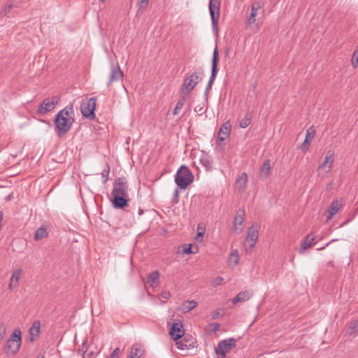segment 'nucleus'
<instances>
[{
  "mask_svg": "<svg viewBox=\"0 0 358 358\" xmlns=\"http://www.w3.org/2000/svg\"><path fill=\"white\" fill-rule=\"evenodd\" d=\"M328 163H329V162H327V161H325V160H324V162H323L322 164H320V165L319 166V169H322V168H324V167L327 165V164H328Z\"/></svg>",
  "mask_w": 358,
  "mask_h": 358,
  "instance_id": "nucleus-55",
  "label": "nucleus"
},
{
  "mask_svg": "<svg viewBox=\"0 0 358 358\" xmlns=\"http://www.w3.org/2000/svg\"><path fill=\"white\" fill-rule=\"evenodd\" d=\"M310 145V141L305 139L301 146L302 150L306 152L308 150Z\"/></svg>",
  "mask_w": 358,
  "mask_h": 358,
  "instance_id": "nucleus-46",
  "label": "nucleus"
},
{
  "mask_svg": "<svg viewBox=\"0 0 358 358\" xmlns=\"http://www.w3.org/2000/svg\"><path fill=\"white\" fill-rule=\"evenodd\" d=\"M12 7H13L12 4H8V5L6 6L4 9L1 13V15H7V13H10Z\"/></svg>",
  "mask_w": 358,
  "mask_h": 358,
  "instance_id": "nucleus-47",
  "label": "nucleus"
},
{
  "mask_svg": "<svg viewBox=\"0 0 358 358\" xmlns=\"http://www.w3.org/2000/svg\"><path fill=\"white\" fill-rule=\"evenodd\" d=\"M252 296V293L248 290L238 293L232 299V303L236 304L238 302L248 301Z\"/></svg>",
  "mask_w": 358,
  "mask_h": 358,
  "instance_id": "nucleus-20",
  "label": "nucleus"
},
{
  "mask_svg": "<svg viewBox=\"0 0 358 358\" xmlns=\"http://www.w3.org/2000/svg\"><path fill=\"white\" fill-rule=\"evenodd\" d=\"M348 329L350 334L358 333V320H357L348 324Z\"/></svg>",
  "mask_w": 358,
  "mask_h": 358,
  "instance_id": "nucleus-35",
  "label": "nucleus"
},
{
  "mask_svg": "<svg viewBox=\"0 0 358 358\" xmlns=\"http://www.w3.org/2000/svg\"><path fill=\"white\" fill-rule=\"evenodd\" d=\"M189 76L193 79V81L196 83V85L202 80V77L196 72H193Z\"/></svg>",
  "mask_w": 358,
  "mask_h": 358,
  "instance_id": "nucleus-40",
  "label": "nucleus"
},
{
  "mask_svg": "<svg viewBox=\"0 0 358 358\" xmlns=\"http://www.w3.org/2000/svg\"><path fill=\"white\" fill-rule=\"evenodd\" d=\"M169 334L174 341L181 338L185 334L182 322L180 320L174 322L169 329Z\"/></svg>",
  "mask_w": 358,
  "mask_h": 358,
  "instance_id": "nucleus-10",
  "label": "nucleus"
},
{
  "mask_svg": "<svg viewBox=\"0 0 358 358\" xmlns=\"http://www.w3.org/2000/svg\"><path fill=\"white\" fill-rule=\"evenodd\" d=\"M124 76V73L121 70L120 66L118 64L111 65V71L109 77V80L107 83V86L111 85L114 82H117L118 80H122Z\"/></svg>",
  "mask_w": 358,
  "mask_h": 358,
  "instance_id": "nucleus-11",
  "label": "nucleus"
},
{
  "mask_svg": "<svg viewBox=\"0 0 358 358\" xmlns=\"http://www.w3.org/2000/svg\"><path fill=\"white\" fill-rule=\"evenodd\" d=\"M334 153L333 151L331 150H329L327 152V155H326V157H325V161H327V162H329V165L328 166V170L326 171L327 173H329L331 169V167H332V164H333V162H334Z\"/></svg>",
  "mask_w": 358,
  "mask_h": 358,
  "instance_id": "nucleus-33",
  "label": "nucleus"
},
{
  "mask_svg": "<svg viewBox=\"0 0 358 358\" xmlns=\"http://www.w3.org/2000/svg\"><path fill=\"white\" fill-rule=\"evenodd\" d=\"M231 125L229 121L222 124L220 128L217 138L220 141H224L230 135Z\"/></svg>",
  "mask_w": 358,
  "mask_h": 358,
  "instance_id": "nucleus-14",
  "label": "nucleus"
},
{
  "mask_svg": "<svg viewBox=\"0 0 358 358\" xmlns=\"http://www.w3.org/2000/svg\"><path fill=\"white\" fill-rule=\"evenodd\" d=\"M8 289H13V282L12 281L10 282L9 285H8Z\"/></svg>",
  "mask_w": 358,
  "mask_h": 358,
  "instance_id": "nucleus-57",
  "label": "nucleus"
},
{
  "mask_svg": "<svg viewBox=\"0 0 358 358\" xmlns=\"http://www.w3.org/2000/svg\"><path fill=\"white\" fill-rule=\"evenodd\" d=\"M248 182V175L246 173H242L236 179V185L240 191H244Z\"/></svg>",
  "mask_w": 358,
  "mask_h": 358,
  "instance_id": "nucleus-21",
  "label": "nucleus"
},
{
  "mask_svg": "<svg viewBox=\"0 0 358 358\" xmlns=\"http://www.w3.org/2000/svg\"><path fill=\"white\" fill-rule=\"evenodd\" d=\"M74 122L73 103H70L59 111L53 120L55 131L57 136L64 137L70 131Z\"/></svg>",
  "mask_w": 358,
  "mask_h": 358,
  "instance_id": "nucleus-1",
  "label": "nucleus"
},
{
  "mask_svg": "<svg viewBox=\"0 0 358 358\" xmlns=\"http://www.w3.org/2000/svg\"><path fill=\"white\" fill-rule=\"evenodd\" d=\"M220 0H210L209 11L212 21L213 30L218 32V22L220 19Z\"/></svg>",
  "mask_w": 358,
  "mask_h": 358,
  "instance_id": "nucleus-5",
  "label": "nucleus"
},
{
  "mask_svg": "<svg viewBox=\"0 0 358 358\" xmlns=\"http://www.w3.org/2000/svg\"><path fill=\"white\" fill-rule=\"evenodd\" d=\"M310 234H308L304 240L301 242V246L299 248V252L303 253L308 248L311 246V243L309 241Z\"/></svg>",
  "mask_w": 358,
  "mask_h": 358,
  "instance_id": "nucleus-32",
  "label": "nucleus"
},
{
  "mask_svg": "<svg viewBox=\"0 0 358 358\" xmlns=\"http://www.w3.org/2000/svg\"><path fill=\"white\" fill-rule=\"evenodd\" d=\"M236 345V340L234 338L224 339L217 343V347L215 348V352L217 355L226 357L227 354Z\"/></svg>",
  "mask_w": 358,
  "mask_h": 358,
  "instance_id": "nucleus-6",
  "label": "nucleus"
},
{
  "mask_svg": "<svg viewBox=\"0 0 358 358\" xmlns=\"http://www.w3.org/2000/svg\"><path fill=\"white\" fill-rule=\"evenodd\" d=\"M149 0H138L136 5L138 6L137 14H142L144 13L148 7Z\"/></svg>",
  "mask_w": 358,
  "mask_h": 358,
  "instance_id": "nucleus-31",
  "label": "nucleus"
},
{
  "mask_svg": "<svg viewBox=\"0 0 358 358\" xmlns=\"http://www.w3.org/2000/svg\"><path fill=\"white\" fill-rule=\"evenodd\" d=\"M252 113L250 112H248L245 117L240 122V127L241 128H246L251 122L252 119Z\"/></svg>",
  "mask_w": 358,
  "mask_h": 358,
  "instance_id": "nucleus-29",
  "label": "nucleus"
},
{
  "mask_svg": "<svg viewBox=\"0 0 358 358\" xmlns=\"http://www.w3.org/2000/svg\"><path fill=\"white\" fill-rule=\"evenodd\" d=\"M312 129L310 127L309 129L307 130L306 135V140H308L309 141H311L315 136V130H313L312 131H310V130Z\"/></svg>",
  "mask_w": 358,
  "mask_h": 358,
  "instance_id": "nucleus-42",
  "label": "nucleus"
},
{
  "mask_svg": "<svg viewBox=\"0 0 358 358\" xmlns=\"http://www.w3.org/2000/svg\"><path fill=\"white\" fill-rule=\"evenodd\" d=\"M87 343H86V341H84L83 343L82 347L79 349L78 352L82 354L83 358H85L84 355L87 352Z\"/></svg>",
  "mask_w": 358,
  "mask_h": 358,
  "instance_id": "nucleus-44",
  "label": "nucleus"
},
{
  "mask_svg": "<svg viewBox=\"0 0 358 358\" xmlns=\"http://www.w3.org/2000/svg\"><path fill=\"white\" fill-rule=\"evenodd\" d=\"M196 86V83L193 81V79L191 78L190 76L184 78L182 87L180 90V92L181 95L183 96V99H185L186 96L189 95Z\"/></svg>",
  "mask_w": 358,
  "mask_h": 358,
  "instance_id": "nucleus-12",
  "label": "nucleus"
},
{
  "mask_svg": "<svg viewBox=\"0 0 358 358\" xmlns=\"http://www.w3.org/2000/svg\"><path fill=\"white\" fill-rule=\"evenodd\" d=\"M47 236L48 231L46 228L41 227L36 230L34 238L35 240L38 241L46 237Z\"/></svg>",
  "mask_w": 358,
  "mask_h": 358,
  "instance_id": "nucleus-30",
  "label": "nucleus"
},
{
  "mask_svg": "<svg viewBox=\"0 0 358 358\" xmlns=\"http://www.w3.org/2000/svg\"><path fill=\"white\" fill-rule=\"evenodd\" d=\"M244 217H245L244 209L239 208L236 211V216L234 217V219L233 228H234V231L236 232L238 231V229L237 227L238 225H241L243 224V222L244 221Z\"/></svg>",
  "mask_w": 358,
  "mask_h": 358,
  "instance_id": "nucleus-15",
  "label": "nucleus"
},
{
  "mask_svg": "<svg viewBox=\"0 0 358 358\" xmlns=\"http://www.w3.org/2000/svg\"><path fill=\"white\" fill-rule=\"evenodd\" d=\"M203 235H204V231L198 232L196 236V237H195L196 241H197L198 242L203 241Z\"/></svg>",
  "mask_w": 358,
  "mask_h": 358,
  "instance_id": "nucleus-49",
  "label": "nucleus"
},
{
  "mask_svg": "<svg viewBox=\"0 0 358 358\" xmlns=\"http://www.w3.org/2000/svg\"><path fill=\"white\" fill-rule=\"evenodd\" d=\"M261 5L259 2H255L252 4L251 8V13L248 18V24L252 25L256 21L258 10L260 9Z\"/></svg>",
  "mask_w": 358,
  "mask_h": 358,
  "instance_id": "nucleus-16",
  "label": "nucleus"
},
{
  "mask_svg": "<svg viewBox=\"0 0 358 358\" xmlns=\"http://www.w3.org/2000/svg\"><path fill=\"white\" fill-rule=\"evenodd\" d=\"M59 99L57 96L48 97L45 99L39 105L38 113L45 114L52 111L58 103Z\"/></svg>",
  "mask_w": 358,
  "mask_h": 358,
  "instance_id": "nucleus-8",
  "label": "nucleus"
},
{
  "mask_svg": "<svg viewBox=\"0 0 358 358\" xmlns=\"http://www.w3.org/2000/svg\"><path fill=\"white\" fill-rule=\"evenodd\" d=\"M159 272L156 270L150 273L147 277L146 283L150 286H153L155 283H159Z\"/></svg>",
  "mask_w": 358,
  "mask_h": 358,
  "instance_id": "nucleus-22",
  "label": "nucleus"
},
{
  "mask_svg": "<svg viewBox=\"0 0 358 358\" xmlns=\"http://www.w3.org/2000/svg\"><path fill=\"white\" fill-rule=\"evenodd\" d=\"M357 320H358V319H357Z\"/></svg>",
  "mask_w": 358,
  "mask_h": 358,
  "instance_id": "nucleus-62",
  "label": "nucleus"
},
{
  "mask_svg": "<svg viewBox=\"0 0 358 358\" xmlns=\"http://www.w3.org/2000/svg\"><path fill=\"white\" fill-rule=\"evenodd\" d=\"M226 357H223V356H221L219 358H225Z\"/></svg>",
  "mask_w": 358,
  "mask_h": 358,
  "instance_id": "nucleus-61",
  "label": "nucleus"
},
{
  "mask_svg": "<svg viewBox=\"0 0 358 358\" xmlns=\"http://www.w3.org/2000/svg\"><path fill=\"white\" fill-rule=\"evenodd\" d=\"M93 354H94V352H93V351H91V352H90L88 353L87 356H88V357H91V356H92V355H93Z\"/></svg>",
  "mask_w": 358,
  "mask_h": 358,
  "instance_id": "nucleus-59",
  "label": "nucleus"
},
{
  "mask_svg": "<svg viewBox=\"0 0 358 358\" xmlns=\"http://www.w3.org/2000/svg\"><path fill=\"white\" fill-rule=\"evenodd\" d=\"M40 329H41V322L39 320H35L31 328L29 329V334H30V340L33 341L35 338L39 337L40 334Z\"/></svg>",
  "mask_w": 358,
  "mask_h": 358,
  "instance_id": "nucleus-19",
  "label": "nucleus"
},
{
  "mask_svg": "<svg viewBox=\"0 0 358 358\" xmlns=\"http://www.w3.org/2000/svg\"><path fill=\"white\" fill-rule=\"evenodd\" d=\"M258 228L259 227L257 224H252L248 229L245 241L249 243V247L250 248L255 246L256 242L258 239Z\"/></svg>",
  "mask_w": 358,
  "mask_h": 358,
  "instance_id": "nucleus-13",
  "label": "nucleus"
},
{
  "mask_svg": "<svg viewBox=\"0 0 358 358\" xmlns=\"http://www.w3.org/2000/svg\"><path fill=\"white\" fill-rule=\"evenodd\" d=\"M196 306L197 303L195 301H185L181 304L180 310L186 313L193 310Z\"/></svg>",
  "mask_w": 358,
  "mask_h": 358,
  "instance_id": "nucleus-23",
  "label": "nucleus"
},
{
  "mask_svg": "<svg viewBox=\"0 0 358 358\" xmlns=\"http://www.w3.org/2000/svg\"><path fill=\"white\" fill-rule=\"evenodd\" d=\"M120 350L119 348H116L110 354L109 358H119Z\"/></svg>",
  "mask_w": 358,
  "mask_h": 358,
  "instance_id": "nucleus-45",
  "label": "nucleus"
},
{
  "mask_svg": "<svg viewBox=\"0 0 358 358\" xmlns=\"http://www.w3.org/2000/svg\"><path fill=\"white\" fill-rule=\"evenodd\" d=\"M100 2L103 3L105 0H99Z\"/></svg>",
  "mask_w": 358,
  "mask_h": 358,
  "instance_id": "nucleus-60",
  "label": "nucleus"
},
{
  "mask_svg": "<svg viewBox=\"0 0 358 358\" xmlns=\"http://www.w3.org/2000/svg\"><path fill=\"white\" fill-rule=\"evenodd\" d=\"M183 254H193L194 252L192 250V245L191 244H185L183 245Z\"/></svg>",
  "mask_w": 358,
  "mask_h": 358,
  "instance_id": "nucleus-41",
  "label": "nucleus"
},
{
  "mask_svg": "<svg viewBox=\"0 0 358 358\" xmlns=\"http://www.w3.org/2000/svg\"><path fill=\"white\" fill-rule=\"evenodd\" d=\"M341 207V203L338 201L335 200L331 202L330 206L329 207L327 210L328 215H327V220H331L333 216L337 213L340 208Z\"/></svg>",
  "mask_w": 358,
  "mask_h": 358,
  "instance_id": "nucleus-18",
  "label": "nucleus"
},
{
  "mask_svg": "<svg viewBox=\"0 0 358 358\" xmlns=\"http://www.w3.org/2000/svg\"><path fill=\"white\" fill-rule=\"evenodd\" d=\"M193 181L194 175L189 169L185 166H181L175 176V182L178 187L185 189Z\"/></svg>",
  "mask_w": 358,
  "mask_h": 358,
  "instance_id": "nucleus-3",
  "label": "nucleus"
},
{
  "mask_svg": "<svg viewBox=\"0 0 358 358\" xmlns=\"http://www.w3.org/2000/svg\"><path fill=\"white\" fill-rule=\"evenodd\" d=\"M194 111L199 113V115H202L203 114V107L200 106H196L195 108H194Z\"/></svg>",
  "mask_w": 358,
  "mask_h": 358,
  "instance_id": "nucleus-52",
  "label": "nucleus"
},
{
  "mask_svg": "<svg viewBox=\"0 0 358 358\" xmlns=\"http://www.w3.org/2000/svg\"><path fill=\"white\" fill-rule=\"evenodd\" d=\"M162 297L165 299H169L171 297V294L169 291H164L161 294Z\"/></svg>",
  "mask_w": 358,
  "mask_h": 358,
  "instance_id": "nucleus-50",
  "label": "nucleus"
},
{
  "mask_svg": "<svg viewBox=\"0 0 358 358\" xmlns=\"http://www.w3.org/2000/svg\"><path fill=\"white\" fill-rule=\"evenodd\" d=\"M21 335L22 333L19 328L14 329L10 337L6 341L4 347V350L6 353L15 355L19 351L22 343Z\"/></svg>",
  "mask_w": 358,
  "mask_h": 358,
  "instance_id": "nucleus-4",
  "label": "nucleus"
},
{
  "mask_svg": "<svg viewBox=\"0 0 358 358\" xmlns=\"http://www.w3.org/2000/svg\"><path fill=\"white\" fill-rule=\"evenodd\" d=\"M96 101L95 97H91L86 102H83L81 103V113L84 117L89 120H93L95 117L94 110L96 108Z\"/></svg>",
  "mask_w": 358,
  "mask_h": 358,
  "instance_id": "nucleus-7",
  "label": "nucleus"
},
{
  "mask_svg": "<svg viewBox=\"0 0 358 358\" xmlns=\"http://www.w3.org/2000/svg\"><path fill=\"white\" fill-rule=\"evenodd\" d=\"M218 71L211 70L210 79L205 90L204 96L208 99V93L211 90L212 85L215 80Z\"/></svg>",
  "mask_w": 358,
  "mask_h": 358,
  "instance_id": "nucleus-24",
  "label": "nucleus"
},
{
  "mask_svg": "<svg viewBox=\"0 0 358 358\" xmlns=\"http://www.w3.org/2000/svg\"><path fill=\"white\" fill-rule=\"evenodd\" d=\"M229 264L232 266H236L239 262V255L237 250L232 251L228 258Z\"/></svg>",
  "mask_w": 358,
  "mask_h": 358,
  "instance_id": "nucleus-27",
  "label": "nucleus"
},
{
  "mask_svg": "<svg viewBox=\"0 0 358 358\" xmlns=\"http://www.w3.org/2000/svg\"><path fill=\"white\" fill-rule=\"evenodd\" d=\"M351 63L354 69L357 68L358 66V48L354 52L352 56Z\"/></svg>",
  "mask_w": 358,
  "mask_h": 358,
  "instance_id": "nucleus-37",
  "label": "nucleus"
},
{
  "mask_svg": "<svg viewBox=\"0 0 358 358\" xmlns=\"http://www.w3.org/2000/svg\"><path fill=\"white\" fill-rule=\"evenodd\" d=\"M223 280H224V279H223V278H222V277H220V276L216 277V278L213 280V282H212V283H213V285L214 287H217V286L220 285L222 283Z\"/></svg>",
  "mask_w": 358,
  "mask_h": 358,
  "instance_id": "nucleus-43",
  "label": "nucleus"
},
{
  "mask_svg": "<svg viewBox=\"0 0 358 358\" xmlns=\"http://www.w3.org/2000/svg\"><path fill=\"white\" fill-rule=\"evenodd\" d=\"M185 103V99H183V96L181 99H180L177 103L176 106L173 110V115H177L179 112V110L183 107Z\"/></svg>",
  "mask_w": 358,
  "mask_h": 358,
  "instance_id": "nucleus-36",
  "label": "nucleus"
},
{
  "mask_svg": "<svg viewBox=\"0 0 358 358\" xmlns=\"http://www.w3.org/2000/svg\"><path fill=\"white\" fill-rule=\"evenodd\" d=\"M22 273V270L21 268L17 269L16 271H15L13 273L12 276L10 278V281L15 280V283L14 285L15 287L17 286L19 279H20Z\"/></svg>",
  "mask_w": 358,
  "mask_h": 358,
  "instance_id": "nucleus-34",
  "label": "nucleus"
},
{
  "mask_svg": "<svg viewBox=\"0 0 358 358\" xmlns=\"http://www.w3.org/2000/svg\"><path fill=\"white\" fill-rule=\"evenodd\" d=\"M310 234V238H309V241H310V242L311 243V245H315V236H312V234Z\"/></svg>",
  "mask_w": 358,
  "mask_h": 358,
  "instance_id": "nucleus-54",
  "label": "nucleus"
},
{
  "mask_svg": "<svg viewBox=\"0 0 358 358\" xmlns=\"http://www.w3.org/2000/svg\"><path fill=\"white\" fill-rule=\"evenodd\" d=\"M220 315V310H215V311H213V312L212 313L211 316H212V318H213V320H215V319H217V318H218V317H219Z\"/></svg>",
  "mask_w": 358,
  "mask_h": 358,
  "instance_id": "nucleus-51",
  "label": "nucleus"
},
{
  "mask_svg": "<svg viewBox=\"0 0 358 358\" xmlns=\"http://www.w3.org/2000/svg\"><path fill=\"white\" fill-rule=\"evenodd\" d=\"M109 172L110 166L108 164H106V169H104L101 173L102 177L104 178L103 183H106L108 181Z\"/></svg>",
  "mask_w": 358,
  "mask_h": 358,
  "instance_id": "nucleus-38",
  "label": "nucleus"
},
{
  "mask_svg": "<svg viewBox=\"0 0 358 358\" xmlns=\"http://www.w3.org/2000/svg\"><path fill=\"white\" fill-rule=\"evenodd\" d=\"M218 63H219V51L216 46L213 50L212 57V66L211 70L218 71Z\"/></svg>",
  "mask_w": 358,
  "mask_h": 358,
  "instance_id": "nucleus-26",
  "label": "nucleus"
},
{
  "mask_svg": "<svg viewBox=\"0 0 358 358\" xmlns=\"http://www.w3.org/2000/svg\"><path fill=\"white\" fill-rule=\"evenodd\" d=\"M143 209H141V208H139V209H138V215H143Z\"/></svg>",
  "mask_w": 358,
  "mask_h": 358,
  "instance_id": "nucleus-58",
  "label": "nucleus"
},
{
  "mask_svg": "<svg viewBox=\"0 0 358 358\" xmlns=\"http://www.w3.org/2000/svg\"><path fill=\"white\" fill-rule=\"evenodd\" d=\"M271 175L270 160L266 159L260 167V177L262 179H266Z\"/></svg>",
  "mask_w": 358,
  "mask_h": 358,
  "instance_id": "nucleus-17",
  "label": "nucleus"
},
{
  "mask_svg": "<svg viewBox=\"0 0 358 358\" xmlns=\"http://www.w3.org/2000/svg\"><path fill=\"white\" fill-rule=\"evenodd\" d=\"M180 341H176V345L180 350H189L194 348L196 343V339L189 334H184Z\"/></svg>",
  "mask_w": 358,
  "mask_h": 358,
  "instance_id": "nucleus-9",
  "label": "nucleus"
},
{
  "mask_svg": "<svg viewBox=\"0 0 358 358\" xmlns=\"http://www.w3.org/2000/svg\"><path fill=\"white\" fill-rule=\"evenodd\" d=\"M337 241V239H332V240H331L329 242H328V243H327L324 246L321 247V248H318L317 250H324V249L327 246H328L330 243H333V242H334V241Z\"/></svg>",
  "mask_w": 358,
  "mask_h": 358,
  "instance_id": "nucleus-53",
  "label": "nucleus"
},
{
  "mask_svg": "<svg viewBox=\"0 0 358 358\" xmlns=\"http://www.w3.org/2000/svg\"><path fill=\"white\" fill-rule=\"evenodd\" d=\"M129 185L125 177L117 178L113 185L111 202L115 209H124L129 206Z\"/></svg>",
  "mask_w": 358,
  "mask_h": 358,
  "instance_id": "nucleus-2",
  "label": "nucleus"
},
{
  "mask_svg": "<svg viewBox=\"0 0 358 358\" xmlns=\"http://www.w3.org/2000/svg\"><path fill=\"white\" fill-rule=\"evenodd\" d=\"M200 163L203 165V166L206 169V171H210L212 169V163L209 159V157L205 153L202 154L200 158Z\"/></svg>",
  "mask_w": 358,
  "mask_h": 358,
  "instance_id": "nucleus-28",
  "label": "nucleus"
},
{
  "mask_svg": "<svg viewBox=\"0 0 358 358\" xmlns=\"http://www.w3.org/2000/svg\"><path fill=\"white\" fill-rule=\"evenodd\" d=\"M210 327H212L211 331L216 332L220 329V324L219 323L214 322L210 324Z\"/></svg>",
  "mask_w": 358,
  "mask_h": 358,
  "instance_id": "nucleus-48",
  "label": "nucleus"
},
{
  "mask_svg": "<svg viewBox=\"0 0 358 358\" xmlns=\"http://www.w3.org/2000/svg\"><path fill=\"white\" fill-rule=\"evenodd\" d=\"M179 201V191L178 189H176L174 190L172 199H171V203L175 205L177 204Z\"/></svg>",
  "mask_w": 358,
  "mask_h": 358,
  "instance_id": "nucleus-39",
  "label": "nucleus"
},
{
  "mask_svg": "<svg viewBox=\"0 0 358 358\" xmlns=\"http://www.w3.org/2000/svg\"><path fill=\"white\" fill-rule=\"evenodd\" d=\"M350 222V220H345V222H343L339 227H343L344 225H345L347 223H348Z\"/></svg>",
  "mask_w": 358,
  "mask_h": 358,
  "instance_id": "nucleus-56",
  "label": "nucleus"
},
{
  "mask_svg": "<svg viewBox=\"0 0 358 358\" xmlns=\"http://www.w3.org/2000/svg\"><path fill=\"white\" fill-rule=\"evenodd\" d=\"M142 355V350L140 345H134L127 358H140Z\"/></svg>",
  "mask_w": 358,
  "mask_h": 358,
  "instance_id": "nucleus-25",
  "label": "nucleus"
}]
</instances>
